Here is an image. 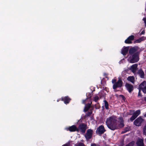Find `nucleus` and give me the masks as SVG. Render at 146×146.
<instances>
[{
  "label": "nucleus",
  "instance_id": "nucleus-30",
  "mask_svg": "<svg viewBox=\"0 0 146 146\" xmlns=\"http://www.w3.org/2000/svg\"><path fill=\"white\" fill-rule=\"evenodd\" d=\"M142 20L143 21L144 23L145 24V27H146V17H144L143 19Z\"/></svg>",
  "mask_w": 146,
  "mask_h": 146
},
{
  "label": "nucleus",
  "instance_id": "nucleus-33",
  "mask_svg": "<svg viewBox=\"0 0 146 146\" xmlns=\"http://www.w3.org/2000/svg\"><path fill=\"white\" fill-rule=\"evenodd\" d=\"M103 93V92H100L99 93V95L100 96L102 97V96H104V95H102Z\"/></svg>",
  "mask_w": 146,
  "mask_h": 146
},
{
  "label": "nucleus",
  "instance_id": "nucleus-3",
  "mask_svg": "<svg viewBox=\"0 0 146 146\" xmlns=\"http://www.w3.org/2000/svg\"><path fill=\"white\" fill-rule=\"evenodd\" d=\"M139 92L138 96H139L141 97L142 95L141 92V90H142L144 93H146V82H143L139 85Z\"/></svg>",
  "mask_w": 146,
  "mask_h": 146
},
{
  "label": "nucleus",
  "instance_id": "nucleus-39",
  "mask_svg": "<svg viewBox=\"0 0 146 146\" xmlns=\"http://www.w3.org/2000/svg\"><path fill=\"white\" fill-rule=\"evenodd\" d=\"M59 100H59V99H58L57 100V102H58L59 101Z\"/></svg>",
  "mask_w": 146,
  "mask_h": 146
},
{
  "label": "nucleus",
  "instance_id": "nucleus-14",
  "mask_svg": "<svg viewBox=\"0 0 146 146\" xmlns=\"http://www.w3.org/2000/svg\"><path fill=\"white\" fill-rule=\"evenodd\" d=\"M125 86L129 92H131L133 91V88L132 85L128 83H126L125 85Z\"/></svg>",
  "mask_w": 146,
  "mask_h": 146
},
{
  "label": "nucleus",
  "instance_id": "nucleus-1",
  "mask_svg": "<svg viewBox=\"0 0 146 146\" xmlns=\"http://www.w3.org/2000/svg\"><path fill=\"white\" fill-rule=\"evenodd\" d=\"M129 46H123L121 50V53L126 55L129 51V56L128 60L129 62L133 63L138 62L139 59V55L140 53L144 50L143 48L135 46L129 48Z\"/></svg>",
  "mask_w": 146,
  "mask_h": 146
},
{
  "label": "nucleus",
  "instance_id": "nucleus-15",
  "mask_svg": "<svg viewBox=\"0 0 146 146\" xmlns=\"http://www.w3.org/2000/svg\"><path fill=\"white\" fill-rule=\"evenodd\" d=\"M137 73L141 78H144V73L142 70L139 69L138 70Z\"/></svg>",
  "mask_w": 146,
  "mask_h": 146
},
{
  "label": "nucleus",
  "instance_id": "nucleus-21",
  "mask_svg": "<svg viewBox=\"0 0 146 146\" xmlns=\"http://www.w3.org/2000/svg\"><path fill=\"white\" fill-rule=\"evenodd\" d=\"M92 113V111H90L86 113V115H85V117H88L90 116Z\"/></svg>",
  "mask_w": 146,
  "mask_h": 146
},
{
  "label": "nucleus",
  "instance_id": "nucleus-38",
  "mask_svg": "<svg viewBox=\"0 0 146 146\" xmlns=\"http://www.w3.org/2000/svg\"><path fill=\"white\" fill-rule=\"evenodd\" d=\"M144 116L145 117H146V113L144 115Z\"/></svg>",
  "mask_w": 146,
  "mask_h": 146
},
{
  "label": "nucleus",
  "instance_id": "nucleus-25",
  "mask_svg": "<svg viewBox=\"0 0 146 146\" xmlns=\"http://www.w3.org/2000/svg\"><path fill=\"white\" fill-rule=\"evenodd\" d=\"M99 97L98 96H95L94 98V100L95 102H97L98 100H99Z\"/></svg>",
  "mask_w": 146,
  "mask_h": 146
},
{
  "label": "nucleus",
  "instance_id": "nucleus-9",
  "mask_svg": "<svg viewBox=\"0 0 146 146\" xmlns=\"http://www.w3.org/2000/svg\"><path fill=\"white\" fill-rule=\"evenodd\" d=\"M143 121L144 119L139 116L134 121L133 124L136 126H140Z\"/></svg>",
  "mask_w": 146,
  "mask_h": 146
},
{
  "label": "nucleus",
  "instance_id": "nucleus-36",
  "mask_svg": "<svg viewBox=\"0 0 146 146\" xmlns=\"http://www.w3.org/2000/svg\"><path fill=\"white\" fill-rule=\"evenodd\" d=\"M144 33H145V31H142L141 32V34H143V35L144 34Z\"/></svg>",
  "mask_w": 146,
  "mask_h": 146
},
{
  "label": "nucleus",
  "instance_id": "nucleus-17",
  "mask_svg": "<svg viewBox=\"0 0 146 146\" xmlns=\"http://www.w3.org/2000/svg\"><path fill=\"white\" fill-rule=\"evenodd\" d=\"M127 80L131 82L132 83L134 84L135 78L133 76H130L127 78Z\"/></svg>",
  "mask_w": 146,
  "mask_h": 146
},
{
  "label": "nucleus",
  "instance_id": "nucleus-11",
  "mask_svg": "<svg viewBox=\"0 0 146 146\" xmlns=\"http://www.w3.org/2000/svg\"><path fill=\"white\" fill-rule=\"evenodd\" d=\"M118 119L119 120V124L118 126L119 128L123 127L124 126V121L123 118L121 117H119L118 118Z\"/></svg>",
  "mask_w": 146,
  "mask_h": 146
},
{
  "label": "nucleus",
  "instance_id": "nucleus-4",
  "mask_svg": "<svg viewBox=\"0 0 146 146\" xmlns=\"http://www.w3.org/2000/svg\"><path fill=\"white\" fill-rule=\"evenodd\" d=\"M93 134V130L91 129H88L86 133L84 135V137L87 141H88L91 139L92 136Z\"/></svg>",
  "mask_w": 146,
  "mask_h": 146
},
{
  "label": "nucleus",
  "instance_id": "nucleus-12",
  "mask_svg": "<svg viewBox=\"0 0 146 146\" xmlns=\"http://www.w3.org/2000/svg\"><path fill=\"white\" fill-rule=\"evenodd\" d=\"M61 100L65 104H67L70 102L71 99L68 96H66L62 97Z\"/></svg>",
  "mask_w": 146,
  "mask_h": 146
},
{
  "label": "nucleus",
  "instance_id": "nucleus-8",
  "mask_svg": "<svg viewBox=\"0 0 146 146\" xmlns=\"http://www.w3.org/2000/svg\"><path fill=\"white\" fill-rule=\"evenodd\" d=\"M91 97V96H87L86 99L83 100L82 103L85 104L84 108V111L85 112H87L89 110L91 106V104L92 103L91 102V103H88L87 104H86L85 101H86V99H89V98L90 99Z\"/></svg>",
  "mask_w": 146,
  "mask_h": 146
},
{
  "label": "nucleus",
  "instance_id": "nucleus-23",
  "mask_svg": "<svg viewBox=\"0 0 146 146\" xmlns=\"http://www.w3.org/2000/svg\"><path fill=\"white\" fill-rule=\"evenodd\" d=\"M134 144V141H132L128 144L126 145L125 146H133Z\"/></svg>",
  "mask_w": 146,
  "mask_h": 146
},
{
  "label": "nucleus",
  "instance_id": "nucleus-31",
  "mask_svg": "<svg viewBox=\"0 0 146 146\" xmlns=\"http://www.w3.org/2000/svg\"><path fill=\"white\" fill-rule=\"evenodd\" d=\"M120 97H121L123 100H125V98L124 96L123 95H120Z\"/></svg>",
  "mask_w": 146,
  "mask_h": 146
},
{
  "label": "nucleus",
  "instance_id": "nucleus-26",
  "mask_svg": "<svg viewBox=\"0 0 146 146\" xmlns=\"http://www.w3.org/2000/svg\"><path fill=\"white\" fill-rule=\"evenodd\" d=\"M136 117L133 114L132 116L130 118V120L131 121H133Z\"/></svg>",
  "mask_w": 146,
  "mask_h": 146
},
{
  "label": "nucleus",
  "instance_id": "nucleus-18",
  "mask_svg": "<svg viewBox=\"0 0 146 146\" xmlns=\"http://www.w3.org/2000/svg\"><path fill=\"white\" fill-rule=\"evenodd\" d=\"M140 113L141 111L140 110H138L134 112L133 113V115L137 117L140 114Z\"/></svg>",
  "mask_w": 146,
  "mask_h": 146
},
{
  "label": "nucleus",
  "instance_id": "nucleus-42",
  "mask_svg": "<svg viewBox=\"0 0 146 146\" xmlns=\"http://www.w3.org/2000/svg\"><path fill=\"white\" fill-rule=\"evenodd\" d=\"M145 141H146V139H145Z\"/></svg>",
  "mask_w": 146,
  "mask_h": 146
},
{
  "label": "nucleus",
  "instance_id": "nucleus-27",
  "mask_svg": "<svg viewBox=\"0 0 146 146\" xmlns=\"http://www.w3.org/2000/svg\"><path fill=\"white\" fill-rule=\"evenodd\" d=\"M125 42L126 43L130 44L132 42L129 39L127 40V38L125 40Z\"/></svg>",
  "mask_w": 146,
  "mask_h": 146
},
{
  "label": "nucleus",
  "instance_id": "nucleus-35",
  "mask_svg": "<svg viewBox=\"0 0 146 146\" xmlns=\"http://www.w3.org/2000/svg\"><path fill=\"white\" fill-rule=\"evenodd\" d=\"M124 61V59H123L122 60H121L120 61H119V63L120 64H121V63H122V62H123V61Z\"/></svg>",
  "mask_w": 146,
  "mask_h": 146
},
{
  "label": "nucleus",
  "instance_id": "nucleus-40",
  "mask_svg": "<svg viewBox=\"0 0 146 146\" xmlns=\"http://www.w3.org/2000/svg\"><path fill=\"white\" fill-rule=\"evenodd\" d=\"M130 112H131V111H133V110H130Z\"/></svg>",
  "mask_w": 146,
  "mask_h": 146
},
{
  "label": "nucleus",
  "instance_id": "nucleus-20",
  "mask_svg": "<svg viewBox=\"0 0 146 146\" xmlns=\"http://www.w3.org/2000/svg\"><path fill=\"white\" fill-rule=\"evenodd\" d=\"M144 40L143 38L141 37L140 38L137 39L135 41V42L138 43L140 42L141 41Z\"/></svg>",
  "mask_w": 146,
  "mask_h": 146
},
{
  "label": "nucleus",
  "instance_id": "nucleus-6",
  "mask_svg": "<svg viewBox=\"0 0 146 146\" xmlns=\"http://www.w3.org/2000/svg\"><path fill=\"white\" fill-rule=\"evenodd\" d=\"M78 128V131L80 130L82 134H84L85 133L87 128V125L85 124L82 123L79 125Z\"/></svg>",
  "mask_w": 146,
  "mask_h": 146
},
{
  "label": "nucleus",
  "instance_id": "nucleus-5",
  "mask_svg": "<svg viewBox=\"0 0 146 146\" xmlns=\"http://www.w3.org/2000/svg\"><path fill=\"white\" fill-rule=\"evenodd\" d=\"M123 82L121 78H119L118 81L113 84V88L115 90L117 88H120L122 86Z\"/></svg>",
  "mask_w": 146,
  "mask_h": 146
},
{
  "label": "nucleus",
  "instance_id": "nucleus-10",
  "mask_svg": "<svg viewBox=\"0 0 146 146\" xmlns=\"http://www.w3.org/2000/svg\"><path fill=\"white\" fill-rule=\"evenodd\" d=\"M65 129L67 131H69L70 132H74L76 131H78V129L76 125H74L69 127L65 128Z\"/></svg>",
  "mask_w": 146,
  "mask_h": 146
},
{
  "label": "nucleus",
  "instance_id": "nucleus-2",
  "mask_svg": "<svg viewBox=\"0 0 146 146\" xmlns=\"http://www.w3.org/2000/svg\"><path fill=\"white\" fill-rule=\"evenodd\" d=\"M117 121V117L113 115L107 118L106 123L109 129L114 131L118 129Z\"/></svg>",
  "mask_w": 146,
  "mask_h": 146
},
{
  "label": "nucleus",
  "instance_id": "nucleus-29",
  "mask_svg": "<svg viewBox=\"0 0 146 146\" xmlns=\"http://www.w3.org/2000/svg\"><path fill=\"white\" fill-rule=\"evenodd\" d=\"M75 146H85V145L83 143L80 142L78 143Z\"/></svg>",
  "mask_w": 146,
  "mask_h": 146
},
{
  "label": "nucleus",
  "instance_id": "nucleus-24",
  "mask_svg": "<svg viewBox=\"0 0 146 146\" xmlns=\"http://www.w3.org/2000/svg\"><path fill=\"white\" fill-rule=\"evenodd\" d=\"M134 36L133 35H131L129 36L127 40L129 39L130 40H131V42L132 40L134 39Z\"/></svg>",
  "mask_w": 146,
  "mask_h": 146
},
{
  "label": "nucleus",
  "instance_id": "nucleus-13",
  "mask_svg": "<svg viewBox=\"0 0 146 146\" xmlns=\"http://www.w3.org/2000/svg\"><path fill=\"white\" fill-rule=\"evenodd\" d=\"M137 66L138 64H135L131 66L129 69L133 73H135L136 71Z\"/></svg>",
  "mask_w": 146,
  "mask_h": 146
},
{
  "label": "nucleus",
  "instance_id": "nucleus-43",
  "mask_svg": "<svg viewBox=\"0 0 146 146\" xmlns=\"http://www.w3.org/2000/svg\"><path fill=\"white\" fill-rule=\"evenodd\" d=\"M129 115H131V114H129Z\"/></svg>",
  "mask_w": 146,
  "mask_h": 146
},
{
  "label": "nucleus",
  "instance_id": "nucleus-32",
  "mask_svg": "<svg viewBox=\"0 0 146 146\" xmlns=\"http://www.w3.org/2000/svg\"><path fill=\"white\" fill-rule=\"evenodd\" d=\"M116 82V80L115 79H113L112 80V83L113 84H115V83Z\"/></svg>",
  "mask_w": 146,
  "mask_h": 146
},
{
  "label": "nucleus",
  "instance_id": "nucleus-22",
  "mask_svg": "<svg viewBox=\"0 0 146 146\" xmlns=\"http://www.w3.org/2000/svg\"><path fill=\"white\" fill-rule=\"evenodd\" d=\"M143 133L144 135H146V123L143 128Z\"/></svg>",
  "mask_w": 146,
  "mask_h": 146
},
{
  "label": "nucleus",
  "instance_id": "nucleus-16",
  "mask_svg": "<svg viewBox=\"0 0 146 146\" xmlns=\"http://www.w3.org/2000/svg\"><path fill=\"white\" fill-rule=\"evenodd\" d=\"M136 144L137 146H144L143 140L141 139L138 140L136 142Z\"/></svg>",
  "mask_w": 146,
  "mask_h": 146
},
{
  "label": "nucleus",
  "instance_id": "nucleus-34",
  "mask_svg": "<svg viewBox=\"0 0 146 146\" xmlns=\"http://www.w3.org/2000/svg\"><path fill=\"white\" fill-rule=\"evenodd\" d=\"M70 144L69 143L63 145L62 146H69Z\"/></svg>",
  "mask_w": 146,
  "mask_h": 146
},
{
  "label": "nucleus",
  "instance_id": "nucleus-28",
  "mask_svg": "<svg viewBox=\"0 0 146 146\" xmlns=\"http://www.w3.org/2000/svg\"><path fill=\"white\" fill-rule=\"evenodd\" d=\"M128 131H129V128L128 127H125L124 128V131H122V133H124Z\"/></svg>",
  "mask_w": 146,
  "mask_h": 146
},
{
  "label": "nucleus",
  "instance_id": "nucleus-41",
  "mask_svg": "<svg viewBox=\"0 0 146 146\" xmlns=\"http://www.w3.org/2000/svg\"><path fill=\"white\" fill-rule=\"evenodd\" d=\"M89 94V93H88V94H87V95H88V94Z\"/></svg>",
  "mask_w": 146,
  "mask_h": 146
},
{
  "label": "nucleus",
  "instance_id": "nucleus-7",
  "mask_svg": "<svg viewBox=\"0 0 146 146\" xmlns=\"http://www.w3.org/2000/svg\"><path fill=\"white\" fill-rule=\"evenodd\" d=\"M105 131L106 130L104 126L103 125H101L97 128L96 131V133L97 134L100 135L104 133Z\"/></svg>",
  "mask_w": 146,
  "mask_h": 146
},
{
  "label": "nucleus",
  "instance_id": "nucleus-19",
  "mask_svg": "<svg viewBox=\"0 0 146 146\" xmlns=\"http://www.w3.org/2000/svg\"><path fill=\"white\" fill-rule=\"evenodd\" d=\"M104 103L105 108L107 110H108L109 109V105L108 102L106 100H104Z\"/></svg>",
  "mask_w": 146,
  "mask_h": 146
},
{
  "label": "nucleus",
  "instance_id": "nucleus-44",
  "mask_svg": "<svg viewBox=\"0 0 146 146\" xmlns=\"http://www.w3.org/2000/svg\"><path fill=\"white\" fill-rule=\"evenodd\" d=\"M145 58H146V56H145Z\"/></svg>",
  "mask_w": 146,
  "mask_h": 146
},
{
  "label": "nucleus",
  "instance_id": "nucleus-37",
  "mask_svg": "<svg viewBox=\"0 0 146 146\" xmlns=\"http://www.w3.org/2000/svg\"><path fill=\"white\" fill-rule=\"evenodd\" d=\"M91 146H96V145L95 144L93 143L91 144Z\"/></svg>",
  "mask_w": 146,
  "mask_h": 146
}]
</instances>
